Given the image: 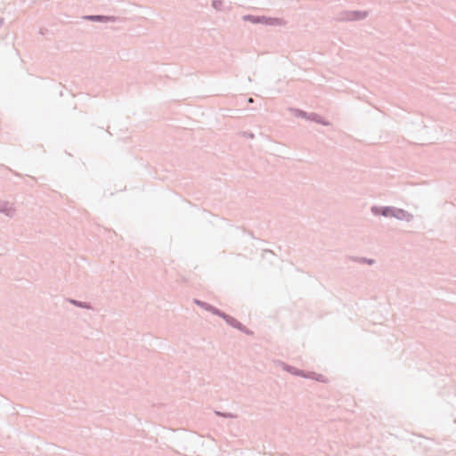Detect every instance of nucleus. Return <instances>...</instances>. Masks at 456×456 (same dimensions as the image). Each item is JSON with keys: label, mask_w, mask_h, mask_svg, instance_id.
I'll return each instance as SVG.
<instances>
[{"label": "nucleus", "mask_w": 456, "mask_h": 456, "mask_svg": "<svg viewBox=\"0 0 456 456\" xmlns=\"http://www.w3.org/2000/svg\"><path fill=\"white\" fill-rule=\"evenodd\" d=\"M248 102H253L252 98H249V99H248Z\"/></svg>", "instance_id": "20"}, {"label": "nucleus", "mask_w": 456, "mask_h": 456, "mask_svg": "<svg viewBox=\"0 0 456 456\" xmlns=\"http://www.w3.org/2000/svg\"><path fill=\"white\" fill-rule=\"evenodd\" d=\"M85 20L95 22H113L116 20V17L114 16H106V15H86L84 17Z\"/></svg>", "instance_id": "7"}, {"label": "nucleus", "mask_w": 456, "mask_h": 456, "mask_svg": "<svg viewBox=\"0 0 456 456\" xmlns=\"http://www.w3.org/2000/svg\"><path fill=\"white\" fill-rule=\"evenodd\" d=\"M215 414H216V416L224 417V412H223V411H215Z\"/></svg>", "instance_id": "18"}, {"label": "nucleus", "mask_w": 456, "mask_h": 456, "mask_svg": "<svg viewBox=\"0 0 456 456\" xmlns=\"http://www.w3.org/2000/svg\"><path fill=\"white\" fill-rule=\"evenodd\" d=\"M305 375L310 376V377H307L308 379H315L320 382L325 381L324 377L322 374H317L315 372H309L308 374H305Z\"/></svg>", "instance_id": "12"}, {"label": "nucleus", "mask_w": 456, "mask_h": 456, "mask_svg": "<svg viewBox=\"0 0 456 456\" xmlns=\"http://www.w3.org/2000/svg\"><path fill=\"white\" fill-rule=\"evenodd\" d=\"M212 6L216 11H221L223 6V1L221 0H213L212 1Z\"/></svg>", "instance_id": "14"}, {"label": "nucleus", "mask_w": 456, "mask_h": 456, "mask_svg": "<svg viewBox=\"0 0 456 456\" xmlns=\"http://www.w3.org/2000/svg\"><path fill=\"white\" fill-rule=\"evenodd\" d=\"M69 301L72 305H76L77 307H80V308H84V309H90L91 308L90 304H88L86 302H82V301H78V300H76V299H69Z\"/></svg>", "instance_id": "11"}, {"label": "nucleus", "mask_w": 456, "mask_h": 456, "mask_svg": "<svg viewBox=\"0 0 456 456\" xmlns=\"http://www.w3.org/2000/svg\"><path fill=\"white\" fill-rule=\"evenodd\" d=\"M243 135H244L245 137H247V138H251V139H252V138H254V134H253V133H251V132H244V133H243Z\"/></svg>", "instance_id": "17"}, {"label": "nucleus", "mask_w": 456, "mask_h": 456, "mask_svg": "<svg viewBox=\"0 0 456 456\" xmlns=\"http://www.w3.org/2000/svg\"><path fill=\"white\" fill-rule=\"evenodd\" d=\"M368 14L366 11H346L340 12L338 19L342 21L362 20Z\"/></svg>", "instance_id": "3"}, {"label": "nucleus", "mask_w": 456, "mask_h": 456, "mask_svg": "<svg viewBox=\"0 0 456 456\" xmlns=\"http://www.w3.org/2000/svg\"><path fill=\"white\" fill-rule=\"evenodd\" d=\"M359 262L368 264V265H373L375 260L370 259V258L362 257V258H360Z\"/></svg>", "instance_id": "15"}, {"label": "nucleus", "mask_w": 456, "mask_h": 456, "mask_svg": "<svg viewBox=\"0 0 456 456\" xmlns=\"http://www.w3.org/2000/svg\"><path fill=\"white\" fill-rule=\"evenodd\" d=\"M225 322L230 325L232 328H235L239 330L240 331L246 333V334H252V331H250L246 326H244L241 322H240L238 320L233 318L232 316L225 314L224 312H222L220 316Z\"/></svg>", "instance_id": "4"}, {"label": "nucleus", "mask_w": 456, "mask_h": 456, "mask_svg": "<svg viewBox=\"0 0 456 456\" xmlns=\"http://www.w3.org/2000/svg\"><path fill=\"white\" fill-rule=\"evenodd\" d=\"M290 111L295 115L297 118H302L308 120H311L313 122H315L317 124H321L322 126H330V122L325 120L323 118H322L319 114L315 112H306L305 110L291 108Z\"/></svg>", "instance_id": "1"}, {"label": "nucleus", "mask_w": 456, "mask_h": 456, "mask_svg": "<svg viewBox=\"0 0 456 456\" xmlns=\"http://www.w3.org/2000/svg\"><path fill=\"white\" fill-rule=\"evenodd\" d=\"M223 418H226V419H236L237 418V415L233 414V413H231V412H224V417Z\"/></svg>", "instance_id": "16"}, {"label": "nucleus", "mask_w": 456, "mask_h": 456, "mask_svg": "<svg viewBox=\"0 0 456 456\" xmlns=\"http://www.w3.org/2000/svg\"><path fill=\"white\" fill-rule=\"evenodd\" d=\"M286 21L282 18L267 17L263 15V24L271 27H283Z\"/></svg>", "instance_id": "5"}, {"label": "nucleus", "mask_w": 456, "mask_h": 456, "mask_svg": "<svg viewBox=\"0 0 456 456\" xmlns=\"http://www.w3.org/2000/svg\"><path fill=\"white\" fill-rule=\"evenodd\" d=\"M245 21H249L253 24H263V16L247 14L242 17Z\"/></svg>", "instance_id": "10"}, {"label": "nucleus", "mask_w": 456, "mask_h": 456, "mask_svg": "<svg viewBox=\"0 0 456 456\" xmlns=\"http://www.w3.org/2000/svg\"><path fill=\"white\" fill-rule=\"evenodd\" d=\"M0 213L5 214L7 216H12L14 208L8 202L0 201Z\"/></svg>", "instance_id": "9"}, {"label": "nucleus", "mask_w": 456, "mask_h": 456, "mask_svg": "<svg viewBox=\"0 0 456 456\" xmlns=\"http://www.w3.org/2000/svg\"><path fill=\"white\" fill-rule=\"evenodd\" d=\"M283 370L295 375V376H299V377H304V378L307 377L305 374L304 370L297 369L296 367L286 364V363H283Z\"/></svg>", "instance_id": "8"}, {"label": "nucleus", "mask_w": 456, "mask_h": 456, "mask_svg": "<svg viewBox=\"0 0 456 456\" xmlns=\"http://www.w3.org/2000/svg\"><path fill=\"white\" fill-rule=\"evenodd\" d=\"M412 217H413L412 215L401 209V221L405 220L407 222H410L412 219Z\"/></svg>", "instance_id": "13"}, {"label": "nucleus", "mask_w": 456, "mask_h": 456, "mask_svg": "<svg viewBox=\"0 0 456 456\" xmlns=\"http://www.w3.org/2000/svg\"><path fill=\"white\" fill-rule=\"evenodd\" d=\"M194 303L197 305L200 306L201 308H203L217 316H220L221 313L223 312L220 309L216 308V306H214L207 302L201 301L200 299H194Z\"/></svg>", "instance_id": "6"}, {"label": "nucleus", "mask_w": 456, "mask_h": 456, "mask_svg": "<svg viewBox=\"0 0 456 456\" xmlns=\"http://www.w3.org/2000/svg\"><path fill=\"white\" fill-rule=\"evenodd\" d=\"M370 211L374 216L395 217L396 219H399V209L395 207L372 206L370 208Z\"/></svg>", "instance_id": "2"}, {"label": "nucleus", "mask_w": 456, "mask_h": 456, "mask_svg": "<svg viewBox=\"0 0 456 456\" xmlns=\"http://www.w3.org/2000/svg\"><path fill=\"white\" fill-rule=\"evenodd\" d=\"M4 18L0 17V28L4 25Z\"/></svg>", "instance_id": "19"}]
</instances>
